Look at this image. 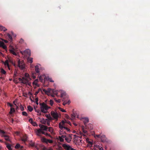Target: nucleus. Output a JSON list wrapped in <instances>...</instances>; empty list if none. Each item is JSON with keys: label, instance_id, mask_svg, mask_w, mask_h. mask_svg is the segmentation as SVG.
Listing matches in <instances>:
<instances>
[{"label": "nucleus", "instance_id": "1", "mask_svg": "<svg viewBox=\"0 0 150 150\" xmlns=\"http://www.w3.org/2000/svg\"><path fill=\"white\" fill-rule=\"evenodd\" d=\"M25 77H23L22 78H19L18 80L21 83L27 84H28L29 75L27 73H25Z\"/></svg>", "mask_w": 150, "mask_h": 150}, {"label": "nucleus", "instance_id": "2", "mask_svg": "<svg viewBox=\"0 0 150 150\" xmlns=\"http://www.w3.org/2000/svg\"><path fill=\"white\" fill-rule=\"evenodd\" d=\"M65 123V122L62 120L59 124V127L61 129L60 131H62V132H63V131L65 130L67 131H69L70 130L69 129L66 127Z\"/></svg>", "mask_w": 150, "mask_h": 150}, {"label": "nucleus", "instance_id": "3", "mask_svg": "<svg viewBox=\"0 0 150 150\" xmlns=\"http://www.w3.org/2000/svg\"><path fill=\"white\" fill-rule=\"evenodd\" d=\"M39 105L40 106L41 112L44 113L47 112L48 109L49 108L47 105L44 102L40 103Z\"/></svg>", "mask_w": 150, "mask_h": 150}, {"label": "nucleus", "instance_id": "4", "mask_svg": "<svg viewBox=\"0 0 150 150\" xmlns=\"http://www.w3.org/2000/svg\"><path fill=\"white\" fill-rule=\"evenodd\" d=\"M47 91V95L48 96L50 95L51 96L54 97V95L57 96V91L54 89H51L48 88Z\"/></svg>", "mask_w": 150, "mask_h": 150}, {"label": "nucleus", "instance_id": "5", "mask_svg": "<svg viewBox=\"0 0 150 150\" xmlns=\"http://www.w3.org/2000/svg\"><path fill=\"white\" fill-rule=\"evenodd\" d=\"M62 146L65 150H76L72 148L69 145L66 144H63Z\"/></svg>", "mask_w": 150, "mask_h": 150}, {"label": "nucleus", "instance_id": "6", "mask_svg": "<svg viewBox=\"0 0 150 150\" xmlns=\"http://www.w3.org/2000/svg\"><path fill=\"white\" fill-rule=\"evenodd\" d=\"M0 133L2 134L1 136L5 137V140L7 141H10L8 136L6 134V133L4 131L0 129Z\"/></svg>", "mask_w": 150, "mask_h": 150}, {"label": "nucleus", "instance_id": "7", "mask_svg": "<svg viewBox=\"0 0 150 150\" xmlns=\"http://www.w3.org/2000/svg\"><path fill=\"white\" fill-rule=\"evenodd\" d=\"M72 134H67L65 139L67 142L69 143L71 142L72 139Z\"/></svg>", "mask_w": 150, "mask_h": 150}, {"label": "nucleus", "instance_id": "8", "mask_svg": "<svg viewBox=\"0 0 150 150\" xmlns=\"http://www.w3.org/2000/svg\"><path fill=\"white\" fill-rule=\"evenodd\" d=\"M21 53L23 54H24L26 56H30L31 55L30 50L29 49L26 50L24 51H21Z\"/></svg>", "mask_w": 150, "mask_h": 150}, {"label": "nucleus", "instance_id": "9", "mask_svg": "<svg viewBox=\"0 0 150 150\" xmlns=\"http://www.w3.org/2000/svg\"><path fill=\"white\" fill-rule=\"evenodd\" d=\"M18 67L21 69H23L25 68L24 63L22 61H20V60H18Z\"/></svg>", "mask_w": 150, "mask_h": 150}, {"label": "nucleus", "instance_id": "10", "mask_svg": "<svg viewBox=\"0 0 150 150\" xmlns=\"http://www.w3.org/2000/svg\"><path fill=\"white\" fill-rule=\"evenodd\" d=\"M51 114L54 119L56 120H58L59 115L57 112H55L53 111H51Z\"/></svg>", "mask_w": 150, "mask_h": 150}, {"label": "nucleus", "instance_id": "11", "mask_svg": "<svg viewBox=\"0 0 150 150\" xmlns=\"http://www.w3.org/2000/svg\"><path fill=\"white\" fill-rule=\"evenodd\" d=\"M61 93V98H63V99H64L65 97H67V96H66V92L62 90H61L59 91Z\"/></svg>", "mask_w": 150, "mask_h": 150}, {"label": "nucleus", "instance_id": "12", "mask_svg": "<svg viewBox=\"0 0 150 150\" xmlns=\"http://www.w3.org/2000/svg\"><path fill=\"white\" fill-rule=\"evenodd\" d=\"M78 115L77 113L76 112H73V114H71V120H73L75 117H77V118H78Z\"/></svg>", "mask_w": 150, "mask_h": 150}, {"label": "nucleus", "instance_id": "13", "mask_svg": "<svg viewBox=\"0 0 150 150\" xmlns=\"http://www.w3.org/2000/svg\"><path fill=\"white\" fill-rule=\"evenodd\" d=\"M39 127L42 130L46 131L48 129L47 126L42 124H40L39 125Z\"/></svg>", "mask_w": 150, "mask_h": 150}, {"label": "nucleus", "instance_id": "14", "mask_svg": "<svg viewBox=\"0 0 150 150\" xmlns=\"http://www.w3.org/2000/svg\"><path fill=\"white\" fill-rule=\"evenodd\" d=\"M0 47H2L4 49H6L7 47L4 42L0 41Z\"/></svg>", "mask_w": 150, "mask_h": 150}, {"label": "nucleus", "instance_id": "15", "mask_svg": "<svg viewBox=\"0 0 150 150\" xmlns=\"http://www.w3.org/2000/svg\"><path fill=\"white\" fill-rule=\"evenodd\" d=\"M82 119L84 120L83 121L84 124L85 126H86V124L89 122V119L88 118H83Z\"/></svg>", "mask_w": 150, "mask_h": 150}, {"label": "nucleus", "instance_id": "16", "mask_svg": "<svg viewBox=\"0 0 150 150\" xmlns=\"http://www.w3.org/2000/svg\"><path fill=\"white\" fill-rule=\"evenodd\" d=\"M35 70L36 72L39 75L40 72V69L39 66L38 65H37L35 66Z\"/></svg>", "mask_w": 150, "mask_h": 150}, {"label": "nucleus", "instance_id": "17", "mask_svg": "<svg viewBox=\"0 0 150 150\" xmlns=\"http://www.w3.org/2000/svg\"><path fill=\"white\" fill-rule=\"evenodd\" d=\"M44 81H45L46 80H48L51 82H54V81L52 80L51 78H50L49 77L45 76V77L44 78Z\"/></svg>", "mask_w": 150, "mask_h": 150}, {"label": "nucleus", "instance_id": "18", "mask_svg": "<svg viewBox=\"0 0 150 150\" xmlns=\"http://www.w3.org/2000/svg\"><path fill=\"white\" fill-rule=\"evenodd\" d=\"M63 101L64 102L63 103V105H65L66 104H69L70 103V101L69 100H68V101H67L64 99H63Z\"/></svg>", "mask_w": 150, "mask_h": 150}, {"label": "nucleus", "instance_id": "19", "mask_svg": "<svg viewBox=\"0 0 150 150\" xmlns=\"http://www.w3.org/2000/svg\"><path fill=\"white\" fill-rule=\"evenodd\" d=\"M15 148L16 149H18L20 148L21 149H22L23 148V146H21L19 144H17L16 145Z\"/></svg>", "mask_w": 150, "mask_h": 150}, {"label": "nucleus", "instance_id": "20", "mask_svg": "<svg viewBox=\"0 0 150 150\" xmlns=\"http://www.w3.org/2000/svg\"><path fill=\"white\" fill-rule=\"evenodd\" d=\"M42 129H39L37 130L36 134L38 136H40V134L41 133Z\"/></svg>", "mask_w": 150, "mask_h": 150}, {"label": "nucleus", "instance_id": "21", "mask_svg": "<svg viewBox=\"0 0 150 150\" xmlns=\"http://www.w3.org/2000/svg\"><path fill=\"white\" fill-rule=\"evenodd\" d=\"M27 137L26 135L24 136L22 138V141L25 142L27 140Z\"/></svg>", "mask_w": 150, "mask_h": 150}, {"label": "nucleus", "instance_id": "22", "mask_svg": "<svg viewBox=\"0 0 150 150\" xmlns=\"http://www.w3.org/2000/svg\"><path fill=\"white\" fill-rule=\"evenodd\" d=\"M48 131L52 134L53 133V129L52 127H49L48 128Z\"/></svg>", "mask_w": 150, "mask_h": 150}, {"label": "nucleus", "instance_id": "23", "mask_svg": "<svg viewBox=\"0 0 150 150\" xmlns=\"http://www.w3.org/2000/svg\"><path fill=\"white\" fill-rule=\"evenodd\" d=\"M27 60L28 62L31 63L33 62V58L30 57H28L27 58Z\"/></svg>", "mask_w": 150, "mask_h": 150}, {"label": "nucleus", "instance_id": "24", "mask_svg": "<svg viewBox=\"0 0 150 150\" xmlns=\"http://www.w3.org/2000/svg\"><path fill=\"white\" fill-rule=\"evenodd\" d=\"M41 141L42 142L47 144V139L44 137H43L41 139Z\"/></svg>", "mask_w": 150, "mask_h": 150}, {"label": "nucleus", "instance_id": "25", "mask_svg": "<svg viewBox=\"0 0 150 150\" xmlns=\"http://www.w3.org/2000/svg\"><path fill=\"white\" fill-rule=\"evenodd\" d=\"M0 30H3L4 31H6L7 29L4 27L0 25Z\"/></svg>", "mask_w": 150, "mask_h": 150}, {"label": "nucleus", "instance_id": "26", "mask_svg": "<svg viewBox=\"0 0 150 150\" xmlns=\"http://www.w3.org/2000/svg\"><path fill=\"white\" fill-rule=\"evenodd\" d=\"M15 112V110L14 108H11L10 109V111L9 113L10 114H11Z\"/></svg>", "mask_w": 150, "mask_h": 150}, {"label": "nucleus", "instance_id": "27", "mask_svg": "<svg viewBox=\"0 0 150 150\" xmlns=\"http://www.w3.org/2000/svg\"><path fill=\"white\" fill-rule=\"evenodd\" d=\"M62 134H64L63 135H62L61 136H60L61 138L64 139V138L65 139V137H66V135L67 134L65 133V131H64V132H62Z\"/></svg>", "mask_w": 150, "mask_h": 150}, {"label": "nucleus", "instance_id": "28", "mask_svg": "<svg viewBox=\"0 0 150 150\" xmlns=\"http://www.w3.org/2000/svg\"><path fill=\"white\" fill-rule=\"evenodd\" d=\"M28 110L30 112H32L33 110V108L30 105H28Z\"/></svg>", "mask_w": 150, "mask_h": 150}, {"label": "nucleus", "instance_id": "29", "mask_svg": "<svg viewBox=\"0 0 150 150\" xmlns=\"http://www.w3.org/2000/svg\"><path fill=\"white\" fill-rule=\"evenodd\" d=\"M7 36L9 41H11L12 40V37L10 34H8Z\"/></svg>", "mask_w": 150, "mask_h": 150}, {"label": "nucleus", "instance_id": "30", "mask_svg": "<svg viewBox=\"0 0 150 150\" xmlns=\"http://www.w3.org/2000/svg\"><path fill=\"white\" fill-rule=\"evenodd\" d=\"M10 52L11 53L15 55H16V53L14 52L13 50V49L10 50Z\"/></svg>", "mask_w": 150, "mask_h": 150}, {"label": "nucleus", "instance_id": "31", "mask_svg": "<svg viewBox=\"0 0 150 150\" xmlns=\"http://www.w3.org/2000/svg\"><path fill=\"white\" fill-rule=\"evenodd\" d=\"M38 81V79H36L34 81L33 83V84H35V85L37 86V83Z\"/></svg>", "mask_w": 150, "mask_h": 150}, {"label": "nucleus", "instance_id": "32", "mask_svg": "<svg viewBox=\"0 0 150 150\" xmlns=\"http://www.w3.org/2000/svg\"><path fill=\"white\" fill-rule=\"evenodd\" d=\"M6 147L9 150H12V148H11V145L8 144L6 145Z\"/></svg>", "mask_w": 150, "mask_h": 150}, {"label": "nucleus", "instance_id": "33", "mask_svg": "<svg viewBox=\"0 0 150 150\" xmlns=\"http://www.w3.org/2000/svg\"><path fill=\"white\" fill-rule=\"evenodd\" d=\"M44 76H40L39 78V79L40 80V81H41V82H42V81H43V77H44Z\"/></svg>", "mask_w": 150, "mask_h": 150}, {"label": "nucleus", "instance_id": "34", "mask_svg": "<svg viewBox=\"0 0 150 150\" xmlns=\"http://www.w3.org/2000/svg\"><path fill=\"white\" fill-rule=\"evenodd\" d=\"M4 65L5 66H9L8 62L7 60H6L4 63Z\"/></svg>", "mask_w": 150, "mask_h": 150}, {"label": "nucleus", "instance_id": "35", "mask_svg": "<svg viewBox=\"0 0 150 150\" xmlns=\"http://www.w3.org/2000/svg\"><path fill=\"white\" fill-rule=\"evenodd\" d=\"M1 73L4 74H5L6 73V71L3 69H1Z\"/></svg>", "mask_w": 150, "mask_h": 150}, {"label": "nucleus", "instance_id": "36", "mask_svg": "<svg viewBox=\"0 0 150 150\" xmlns=\"http://www.w3.org/2000/svg\"><path fill=\"white\" fill-rule=\"evenodd\" d=\"M58 108L59 109V110H60L61 111H62V112H66L65 110L63 109L62 108L60 107H59Z\"/></svg>", "mask_w": 150, "mask_h": 150}, {"label": "nucleus", "instance_id": "37", "mask_svg": "<svg viewBox=\"0 0 150 150\" xmlns=\"http://www.w3.org/2000/svg\"><path fill=\"white\" fill-rule=\"evenodd\" d=\"M31 124L34 126H38V125L35 122H33Z\"/></svg>", "mask_w": 150, "mask_h": 150}, {"label": "nucleus", "instance_id": "38", "mask_svg": "<svg viewBox=\"0 0 150 150\" xmlns=\"http://www.w3.org/2000/svg\"><path fill=\"white\" fill-rule=\"evenodd\" d=\"M59 141H60V142H63L64 141V139L61 138V137H60V136H59Z\"/></svg>", "mask_w": 150, "mask_h": 150}, {"label": "nucleus", "instance_id": "39", "mask_svg": "<svg viewBox=\"0 0 150 150\" xmlns=\"http://www.w3.org/2000/svg\"><path fill=\"white\" fill-rule=\"evenodd\" d=\"M54 100L57 103H59L61 102V100L59 99L57 100L56 98H54Z\"/></svg>", "mask_w": 150, "mask_h": 150}, {"label": "nucleus", "instance_id": "40", "mask_svg": "<svg viewBox=\"0 0 150 150\" xmlns=\"http://www.w3.org/2000/svg\"><path fill=\"white\" fill-rule=\"evenodd\" d=\"M53 142V141L52 140L50 139H47V144H48V143H52Z\"/></svg>", "mask_w": 150, "mask_h": 150}, {"label": "nucleus", "instance_id": "41", "mask_svg": "<svg viewBox=\"0 0 150 150\" xmlns=\"http://www.w3.org/2000/svg\"><path fill=\"white\" fill-rule=\"evenodd\" d=\"M22 115L25 116H27L28 114L25 112H22Z\"/></svg>", "mask_w": 150, "mask_h": 150}, {"label": "nucleus", "instance_id": "42", "mask_svg": "<svg viewBox=\"0 0 150 150\" xmlns=\"http://www.w3.org/2000/svg\"><path fill=\"white\" fill-rule=\"evenodd\" d=\"M20 109L21 111H23L24 110V108L21 105L20 106Z\"/></svg>", "mask_w": 150, "mask_h": 150}, {"label": "nucleus", "instance_id": "43", "mask_svg": "<svg viewBox=\"0 0 150 150\" xmlns=\"http://www.w3.org/2000/svg\"><path fill=\"white\" fill-rule=\"evenodd\" d=\"M35 100L36 103V104L37 105H38V98H36L35 99Z\"/></svg>", "mask_w": 150, "mask_h": 150}, {"label": "nucleus", "instance_id": "44", "mask_svg": "<svg viewBox=\"0 0 150 150\" xmlns=\"http://www.w3.org/2000/svg\"><path fill=\"white\" fill-rule=\"evenodd\" d=\"M50 104L51 106H52L53 104V101L52 100H50Z\"/></svg>", "mask_w": 150, "mask_h": 150}, {"label": "nucleus", "instance_id": "45", "mask_svg": "<svg viewBox=\"0 0 150 150\" xmlns=\"http://www.w3.org/2000/svg\"><path fill=\"white\" fill-rule=\"evenodd\" d=\"M29 121L30 122V123H31V124H32L33 122V119L32 118L30 119Z\"/></svg>", "mask_w": 150, "mask_h": 150}, {"label": "nucleus", "instance_id": "46", "mask_svg": "<svg viewBox=\"0 0 150 150\" xmlns=\"http://www.w3.org/2000/svg\"><path fill=\"white\" fill-rule=\"evenodd\" d=\"M45 135L46 136H47L49 137H52L51 136V135H50V134H48L47 133H45Z\"/></svg>", "mask_w": 150, "mask_h": 150}, {"label": "nucleus", "instance_id": "47", "mask_svg": "<svg viewBox=\"0 0 150 150\" xmlns=\"http://www.w3.org/2000/svg\"><path fill=\"white\" fill-rule=\"evenodd\" d=\"M87 142L88 143V144H89L91 145V147L92 145L93 144V142L90 141H87Z\"/></svg>", "mask_w": 150, "mask_h": 150}, {"label": "nucleus", "instance_id": "48", "mask_svg": "<svg viewBox=\"0 0 150 150\" xmlns=\"http://www.w3.org/2000/svg\"><path fill=\"white\" fill-rule=\"evenodd\" d=\"M100 134L96 135L94 136L95 137H97V138H100Z\"/></svg>", "mask_w": 150, "mask_h": 150}, {"label": "nucleus", "instance_id": "49", "mask_svg": "<svg viewBox=\"0 0 150 150\" xmlns=\"http://www.w3.org/2000/svg\"><path fill=\"white\" fill-rule=\"evenodd\" d=\"M35 143L33 142H31L30 143V145L32 146H35Z\"/></svg>", "mask_w": 150, "mask_h": 150}, {"label": "nucleus", "instance_id": "50", "mask_svg": "<svg viewBox=\"0 0 150 150\" xmlns=\"http://www.w3.org/2000/svg\"><path fill=\"white\" fill-rule=\"evenodd\" d=\"M7 104L8 106H9L10 107H12L13 106V105L12 104H11L9 103H7Z\"/></svg>", "mask_w": 150, "mask_h": 150}, {"label": "nucleus", "instance_id": "51", "mask_svg": "<svg viewBox=\"0 0 150 150\" xmlns=\"http://www.w3.org/2000/svg\"><path fill=\"white\" fill-rule=\"evenodd\" d=\"M96 146L100 150H103V148L102 147L100 148L99 147L98 145L97 146V145H96Z\"/></svg>", "mask_w": 150, "mask_h": 150}, {"label": "nucleus", "instance_id": "52", "mask_svg": "<svg viewBox=\"0 0 150 150\" xmlns=\"http://www.w3.org/2000/svg\"><path fill=\"white\" fill-rule=\"evenodd\" d=\"M24 40L23 39L21 38L19 42L21 43H23V42Z\"/></svg>", "mask_w": 150, "mask_h": 150}, {"label": "nucleus", "instance_id": "53", "mask_svg": "<svg viewBox=\"0 0 150 150\" xmlns=\"http://www.w3.org/2000/svg\"><path fill=\"white\" fill-rule=\"evenodd\" d=\"M105 135H103L100 136V139L102 140V138H105Z\"/></svg>", "mask_w": 150, "mask_h": 150}, {"label": "nucleus", "instance_id": "54", "mask_svg": "<svg viewBox=\"0 0 150 150\" xmlns=\"http://www.w3.org/2000/svg\"><path fill=\"white\" fill-rule=\"evenodd\" d=\"M43 91L45 92V94H47V91L46 90H45V89H43Z\"/></svg>", "mask_w": 150, "mask_h": 150}, {"label": "nucleus", "instance_id": "55", "mask_svg": "<svg viewBox=\"0 0 150 150\" xmlns=\"http://www.w3.org/2000/svg\"><path fill=\"white\" fill-rule=\"evenodd\" d=\"M47 124L48 126H50V122L49 121H47Z\"/></svg>", "mask_w": 150, "mask_h": 150}, {"label": "nucleus", "instance_id": "56", "mask_svg": "<svg viewBox=\"0 0 150 150\" xmlns=\"http://www.w3.org/2000/svg\"><path fill=\"white\" fill-rule=\"evenodd\" d=\"M83 132L84 134H86L87 133V131L86 130L84 129H83Z\"/></svg>", "mask_w": 150, "mask_h": 150}, {"label": "nucleus", "instance_id": "57", "mask_svg": "<svg viewBox=\"0 0 150 150\" xmlns=\"http://www.w3.org/2000/svg\"><path fill=\"white\" fill-rule=\"evenodd\" d=\"M49 117L48 119H49V120H52V117L50 116H49Z\"/></svg>", "mask_w": 150, "mask_h": 150}, {"label": "nucleus", "instance_id": "58", "mask_svg": "<svg viewBox=\"0 0 150 150\" xmlns=\"http://www.w3.org/2000/svg\"><path fill=\"white\" fill-rule=\"evenodd\" d=\"M41 133H42V134H43L45 135V132H44V131H42V132H41Z\"/></svg>", "mask_w": 150, "mask_h": 150}, {"label": "nucleus", "instance_id": "59", "mask_svg": "<svg viewBox=\"0 0 150 150\" xmlns=\"http://www.w3.org/2000/svg\"><path fill=\"white\" fill-rule=\"evenodd\" d=\"M62 149V147L61 146L59 147V150H61Z\"/></svg>", "mask_w": 150, "mask_h": 150}, {"label": "nucleus", "instance_id": "60", "mask_svg": "<svg viewBox=\"0 0 150 150\" xmlns=\"http://www.w3.org/2000/svg\"><path fill=\"white\" fill-rule=\"evenodd\" d=\"M50 115H46V117H47L48 119L49 118V116H50Z\"/></svg>", "mask_w": 150, "mask_h": 150}, {"label": "nucleus", "instance_id": "61", "mask_svg": "<svg viewBox=\"0 0 150 150\" xmlns=\"http://www.w3.org/2000/svg\"><path fill=\"white\" fill-rule=\"evenodd\" d=\"M7 66L8 68V69L10 70L11 69H10V67L9 66H9Z\"/></svg>", "mask_w": 150, "mask_h": 150}, {"label": "nucleus", "instance_id": "62", "mask_svg": "<svg viewBox=\"0 0 150 150\" xmlns=\"http://www.w3.org/2000/svg\"><path fill=\"white\" fill-rule=\"evenodd\" d=\"M4 41L5 43H7L8 42V41L6 40H4Z\"/></svg>", "mask_w": 150, "mask_h": 150}, {"label": "nucleus", "instance_id": "63", "mask_svg": "<svg viewBox=\"0 0 150 150\" xmlns=\"http://www.w3.org/2000/svg\"><path fill=\"white\" fill-rule=\"evenodd\" d=\"M67 122V123H68L69 124V125H70L71 123H70V122L69 121H68V122Z\"/></svg>", "mask_w": 150, "mask_h": 150}, {"label": "nucleus", "instance_id": "64", "mask_svg": "<svg viewBox=\"0 0 150 150\" xmlns=\"http://www.w3.org/2000/svg\"><path fill=\"white\" fill-rule=\"evenodd\" d=\"M32 76L33 77L34 79H35L36 78V77L33 76V75H32Z\"/></svg>", "mask_w": 150, "mask_h": 150}]
</instances>
